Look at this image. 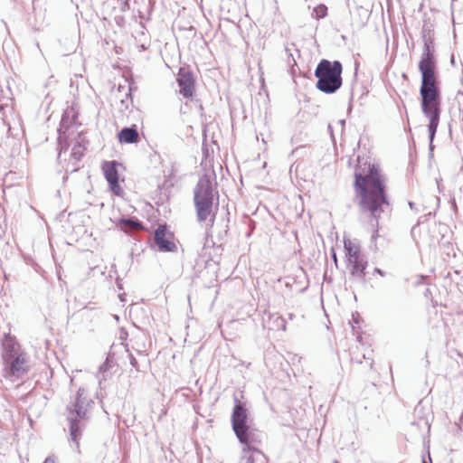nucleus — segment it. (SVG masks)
I'll list each match as a JSON object with an SVG mask.
<instances>
[{
    "mask_svg": "<svg viewBox=\"0 0 463 463\" xmlns=\"http://www.w3.org/2000/svg\"><path fill=\"white\" fill-rule=\"evenodd\" d=\"M354 202L362 213L369 214V223L373 229L372 241H375L379 229V219L384 206L390 205L386 179L378 165L369 164L358 167L354 173Z\"/></svg>",
    "mask_w": 463,
    "mask_h": 463,
    "instance_id": "nucleus-1",
    "label": "nucleus"
},
{
    "mask_svg": "<svg viewBox=\"0 0 463 463\" xmlns=\"http://www.w3.org/2000/svg\"><path fill=\"white\" fill-rule=\"evenodd\" d=\"M215 173H205L199 177L194 188V205L198 222H207V227L214 225L219 207V194L214 188Z\"/></svg>",
    "mask_w": 463,
    "mask_h": 463,
    "instance_id": "nucleus-2",
    "label": "nucleus"
},
{
    "mask_svg": "<svg viewBox=\"0 0 463 463\" xmlns=\"http://www.w3.org/2000/svg\"><path fill=\"white\" fill-rule=\"evenodd\" d=\"M93 401L88 398L85 388L80 387L65 408L64 414L69 423L70 439L75 445L78 453H80V440L89 421V409Z\"/></svg>",
    "mask_w": 463,
    "mask_h": 463,
    "instance_id": "nucleus-3",
    "label": "nucleus"
},
{
    "mask_svg": "<svg viewBox=\"0 0 463 463\" xmlns=\"http://www.w3.org/2000/svg\"><path fill=\"white\" fill-rule=\"evenodd\" d=\"M420 108L423 114L441 112V90L437 63H418Z\"/></svg>",
    "mask_w": 463,
    "mask_h": 463,
    "instance_id": "nucleus-4",
    "label": "nucleus"
},
{
    "mask_svg": "<svg viewBox=\"0 0 463 463\" xmlns=\"http://www.w3.org/2000/svg\"><path fill=\"white\" fill-rule=\"evenodd\" d=\"M343 65L338 60L321 59L314 75L317 78L316 88L325 94L335 93L343 85Z\"/></svg>",
    "mask_w": 463,
    "mask_h": 463,
    "instance_id": "nucleus-5",
    "label": "nucleus"
},
{
    "mask_svg": "<svg viewBox=\"0 0 463 463\" xmlns=\"http://www.w3.org/2000/svg\"><path fill=\"white\" fill-rule=\"evenodd\" d=\"M344 250L349 279L365 285L367 257L362 252L360 245L350 240L344 241Z\"/></svg>",
    "mask_w": 463,
    "mask_h": 463,
    "instance_id": "nucleus-6",
    "label": "nucleus"
},
{
    "mask_svg": "<svg viewBox=\"0 0 463 463\" xmlns=\"http://www.w3.org/2000/svg\"><path fill=\"white\" fill-rule=\"evenodd\" d=\"M2 358L5 371L9 377H22L28 371L25 354L20 351L19 344L9 338L2 345Z\"/></svg>",
    "mask_w": 463,
    "mask_h": 463,
    "instance_id": "nucleus-7",
    "label": "nucleus"
},
{
    "mask_svg": "<svg viewBox=\"0 0 463 463\" xmlns=\"http://www.w3.org/2000/svg\"><path fill=\"white\" fill-rule=\"evenodd\" d=\"M239 443L241 445V453L251 452L253 449H260V446L266 438L265 432L256 428L252 423L233 431Z\"/></svg>",
    "mask_w": 463,
    "mask_h": 463,
    "instance_id": "nucleus-8",
    "label": "nucleus"
},
{
    "mask_svg": "<svg viewBox=\"0 0 463 463\" xmlns=\"http://www.w3.org/2000/svg\"><path fill=\"white\" fill-rule=\"evenodd\" d=\"M151 249L158 252L177 251L176 240L166 223H159L154 232V241L150 243Z\"/></svg>",
    "mask_w": 463,
    "mask_h": 463,
    "instance_id": "nucleus-9",
    "label": "nucleus"
},
{
    "mask_svg": "<svg viewBox=\"0 0 463 463\" xmlns=\"http://www.w3.org/2000/svg\"><path fill=\"white\" fill-rule=\"evenodd\" d=\"M242 391H237L233 393L234 404L231 415V423L233 431L254 423L253 418L247 408L246 402L242 401Z\"/></svg>",
    "mask_w": 463,
    "mask_h": 463,
    "instance_id": "nucleus-10",
    "label": "nucleus"
},
{
    "mask_svg": "<svg viewBox=\"0 0 463 463\" xmlns=\"http://www.w3.org/2000/svg\"><path fill=\"white\" fill-rule=\"evenodd\" d=\"M176 83L179 88V94L184 99L193 100L196 86V80L194 72L190 70L180 68L176 78Z\"/></svg>",
    "mask_w": 463,
    "mask_h": 463,
    "instance_id": "nucleus-11",
    "label": "nucleus"
},
{
    "mask_svg": "<svg viewBox=\"0 0 463 463\" xmlns=\"http://www.w3.org/2000/svg\"><path fill=\"white\" fill-rule=\"evenodd\" d=\"M119 165L120 164L116 160L104 161L102 164L103 174L109 184V190L118 196L122 195L124 193L119 184Z\"/></svg>",
    "mask_w": 463,
    "mask_h": 463,
    "instance_id": "nucleus-12",
    "label": "nucleus"
},
{
    "mask_svg": "<svg viewBox=\"0 0 463 463\" xmlns=\"http://www.w3.org/2000/svg\"><path fill=\"white\" fill-rule=\"evenodd\" d=\"M117 364L114 357V353L109 352L107 354L105 361L99 367V384L101 385L103 381H106L109 377L115 373Z\"/></svg>",
    "mask_w": 463,
    "mask_h": 463,
    "instance_id": "nucleus-13",
    "label": "nucleus"
},
{
    "mask_svg": "<svg viewBox=\"0 0 463 463\" xmlns=\"http://www.w3.org/2000/svg\"><path fill=\"white\" fill-rule=\"evenodd\" d=\"M441 112H430L427 114H423L428 119V132H429V153L430 156H432L434 145L433 141L437 133V129L439 123Z\"/></svg>",
    "mask_w": 463,
    "mask_h": 463,
    "instance_id": "nucleus-14",
    "label": "nucleus"
},
{
    "mask_svg": "<svg viewBox=\"0 0 463 463\" xmlns=\"http://www.w3.org/2000/svg\"><path fill=\"white\" fill-rule=\"evenodd\" d=\"M120 144H137L140 141L137 125L122 128L117 134Z\"/></svg>",
    "mask_w": 463,
    "mask_h": 463,
    "instance_id": "nucleus-15",
    "label": "nucleus"
},
{
    "mask_svg": "<svg viewBox=\"0 0 463 463\" xmlns=\"http://www.w3.org/2000/svg\"><path fill=\"white\" fill-rule=\"evenodd\" d=\"M78 116V113L74 110L72 106L67 108L61 115L57 131L67 132L71 127L76 124Z\"/></svg>",
    "mask_w": 463,
    "mask_h": 463,
    "instance_id": "nucleus-16",
    "label": "nucleus"
},
{
    "mask_svg": "<svg viewBox=\"0 0 463 463\" xmlns=\"http://www.w3.org/2000/svg\"><path fill=\"white\" fill-rule=\"evenodd\" d=\"M239 463H269V458L261 449H253L251 452L241 453Z\"/></svg>",
    "mask_w": 463,
    "mask_h": 463,
    "instance_id": "nucleus-17",
    "label": "nucleus"
},
{
    "mask_svg": "<svg viewBox=\"0 0 463 463\" xmlns=\"http://www.w3.org/2000/svg\"><path fill=\"white\" fill-rule=\"evenodd\" d=\"M89 141L85 138L83 132H80L78 134V139L71 149V156L75 160V162H79L84 156L85 151L87 150V146Z\"/></svg>",
    "mask_w": 463,
    "mask_h": 463,
    "instance_id": "nucleus-18",
    "label": "nucleus"
},
{
    "mask_svg": "<svg viewBox=\"0 0 463 463\" xmlns=\"http://www.w3.org/2000/svg\"><path fill=\"white\" fill-rule=\"evenodd\" d=\"M435 43H423L422 53L419 63H437Z\"/></svg>",
    "mask_w": 463,
    "mask_h": 463,
    "instance_id": "nucleus-19",
    "label": "nucleus"
},
{
    "mask_svg": "<svg viewBox=\"0 0 463 463\" xmlns=\"http://www.w3.org/2000/svg\"><path fill=\"white\" fill-rule=\"evenodd\" d=\"M118 225L122 229L129 228L130 230H143L144 224L137 217L133 216H121L118 221Z\"/></svg>",
    "mask_w": 463,
    "mask_h": 463,
    "instance_id": "nucleus-20",
    "label": "nucleus"
},
{
    "mask_svg": "<svg viewBox=\"0 0 463 463\" xmlns=\"http://www.w3.org/2000/svg\"><path fill=\"white\" fill-rule=\"evenodd\" d=\"M58 137H57V160H60L61 156L63 152H66L69 149L70 144H69V137L67 135V132L62 131H57Z\"/></svg>",
    "mask_w": 463,
    "mask_h": 463,
    "instance_id": "nucleus-21",
    "label": "nucleus"
},
{
    "mask_svg": "<svg viewBox=\"0 0 463 463\" xmlns=\"http://www.w3.org/2000/svg\"><path fill=\"white\" fill-rule=\"evenodd\" d=\"M423 43H435V33L432 25L424 24L421 30Z\"/></svg>",
    "mask_w": 463,
    "mask_h": 463,
    "instance_id": "nucleus-22",
    "label": "nucleus"
},
{
    "mask_svg": "<svg viewBox=\"0 0 463 463\" xmlns=\"http://www.w3.org/2000/svg\"><path fill=\"white\" fill-rule=\"evenodd\" d=\"M327 15V6L324 4H319L313 8L312 16L316 20H320Z\"/></svg>",
    "mask_w": 463,
    "mask_h": 463,
    "instance_id": "nucleus-23",
    "label": "nucleus"
},
{
    "mask_svg": "<svg viewBox=\"0 0 463 463\" xmlns=\"http://www.w3.org/2000/svg\"><path fill=\"white\" fill-rule=\"evenodd\" d=\"M271 318L274 319L273 324L277 329H281L283 331L286 330L287 321H286L285 317H283L282 316H279V314H276V315L272 316Z\"/></svg>",
    "mask_w": 463,
    "mask_h": 463,
    "instance_id": "nucleus-24",
    "label": "nucleus"
},
{
    "mask_svg": "<svg viewBox=\"0 0 463 463\" xmlns=\"http://www.w3.org/2000/svg\"><path fill=\"white\" fill-rule=\"evenodd\" d=\"M128 359H129V363L131 364L132 367H134L137 372H140V368H139V364H138V361L137 359L134 356L133 354L131 353H128Z\"/></svg>",
    "mask_w": 463,
    "mask_h": 463,
    "instance_id": "nucleus-25",
    "label": "nucleus"
},
{
    "mask_svg": "<svg viewBox=\"0 0 463 463\" xmlns=\"http://www.w3.org/2000/svg\"><path fill=\"white\" fill-rule=\"evenodd\" d=\"M120 9H121V11H122V12H126V11L130 10L129 0H124V1L121 3V7H120Z\"/></svg>",
    "mask_w": 463,
    "mask_h": 463,
    "instance_id": "nucleus-26",
    "label": "nucleus"
},
{
    "mask_svg": "<svg viewBox=\"0 0 463 463\" xmlns=\"http://www.w3.org/2000/svg\"><path fill=\"white\" fill-rule=\"evenodd\" d=\"M426 221H427V220H425V219H424V216H422V215H421V216H420V217H419V219H418V221H417V223H416V224L411 228V235L413 234V232H414L415 228H416L417 226L420 225L421 223H423V222H426Z\"/></svg>",
    "mask_w": 463,
    "mask_h": 463,
    "instance_id": "nucleus-27",
    "label": "nucleus"
},
{
    "mask_svg": "<svg viewBox=\"0 0 463 463\" xmlns=\"http://www.w3.org/2000/svg\"><path fill=\"white\" fill-rule=\"evenodd\" d=\"M43 463H57V457L55 455H49Z\"/></svg>",
    "mask_w": 463,
    "mask_h": 463,
    "instance_id": "nucleus-28",
    "label": "nucleus"
},
{
    "mask_svg": "<svg viewBox=\"0 0 463 463\" xmlns=\"http://www.w3.org/2000/svg\"><path fill=\"white\" fill-rule=\"evenodd\" d=\"M373 274H377L381 277H385L386 276V272L384 270H383L382 269L378 268V267H375L373 269Z\"/></svg>",
    "mask_w": 463,
    "mask_h": 463,
    "instance_id": "nucleus-29",
    "label": "nucleus"
},
{
    "mask_svg": "<svg viewBox=\"0 0 463 463\" xmlns=\"http://www.w3.org/2000/svg\"><path fill=\"white\" fill-rule=\"evenodd\" d=\"M408 205L411 208V210L414 211L415 213H419L421 211L419 207L416 206L415 203H413L412 201H409Z\"/></svg>",
    "mask_w": 463,
    "mask_h": 463,
    "instance_id": "nucleus-30",
    "label": "nucleus"
},
{
    "mask_svg": "<svg viewBox=\"0 0 463 463\" xmlns=\"http://www.w3.org/2000/svg\"><path fill=\"white\" fill-rule=\"evenodd\" d=\"M227 222H229V220H227ZM229 225L226 223L223 232H220L218 235L219 239H223V237L227 235Z\"/></svg>",
    "mask_w": 463,
    "mask_h": 463,
    "instance_id": "nucleus-31",
    "label": "nucleus"
},
{
    "mask_svg": "<svg viewBox=\"0 0 463 463\" xmlns=\"http://www.w3.org/2000/svg\"><path fill=\"white\" fill-rule=\"evenodd\" d=\"M427 277L424 275L418 276V280L416 282V285L423 284L426 282Z\"/></svg>",
    "mask_w": 463,
    "mask_h": 463,
    "instance_id": "nucleus-32",
    "label": "nucleus"
},
{
    "mask_svg": "<svg viewBox=\"0 0 463 463\" xmlns=\"http://www.w3.org/2000/svg\"><path fill=\"white\" fill-rule=\"evenodd\" d=\"M331 258L334 260V262L336 264L337 263V257H336V253H335V250L333 248L331 249Z\"/></svg>",
    "mask_w": 463,
    "mask_h": 463,
    "instance_id": "nucleus-33",
    "label": "nucleus"
},
{
    "mask_svg": "<svg viewBox=\"0 0 463 463\" xmlns=\"http://www.w3.org/2000/svg\"><path fill=\"white\" fill-rule=\"evenodd\" d=\"M127 337H128V332L124 328H121L120 339H127Z\"/></svg>",
    "mask_w": 463,
    "mask_h": 463,
    "instance_id": "nucleus-34",
    "label": "nucleus"
},
{
    "mask_svg": "<svg viewBox=\"0 0 463 463\" xmlns=\"http://www.w3.org/2000/svg\"><path fill=\"white\" fill-rule=\"evenodd\" d=\"M285 52L288 54V56H290V57L292 58V60H293V61H294V64H296V61H295V59H294V57H293V54H292V53H291V52H290V49H289V48H288V47H285Z\"/></svg>",
    "mask_w": 463,
    "mask_h": 463,
    "instance_id": "nucleus-35",
    "label": "nucleus"
},
{
    "mask_svg": "<svg viewBox=\"0 0 463 463\" xmlns=\"http://www.w3.org/2000/svg\"><path fill=\"white\" fill-rule=\"evenodd\" d=\"M337 123L341 126L342 129L345 128V119H339Z\"/></svg>",
    "mask_w": 463,
    "mask_h": 463,
    "instance_id": "nucleus-36",
    "label": "nucleus"
},
{
    "mask_svg": "<svg viewBox=\"0 0 463 463\" xmlns=\"http://www.w3.org/2000/svg\"><path fill=\"white\" fill-rule=\"evenodd\" d=\"M431 215H432L431 213H428L423 214L422 216H424V219L428 221L431 217Z\"/></svg>",
    "mask_w": 463,
    "mask_h": 463,
    "instance_id": "nucleus-37",
    "label": "nucleus"
},
{
    "mask_svg": "<svg viewBox=\"0 0 463 463\" xmlns=\"http://www.w3.org/2000/svg\"><path fill=\"white\" fill-rule=\"evenodd\" d=\"M429 295H431V292H430V288H426V289H425V292H424V296H425L426 298H428V297H429Z\"/></svg>",
    "mask_w": 463,
    "mask_h": 463,
    "instance_id": "nucleus-38",
    "label": "nucleus"
},
{
    "mask_svg": "<svg viewBox=\"0 0 463 463\" xmlns=\"http://www.w3.org/2000/svg\"><path fill=\"white\" fill-rule=\"evenodd\" d=\"M327 130L330 133V135L333 137V128H332V126L330 124H328V126H327Z\"/></svg>",
    "mask_w": 463,
    "mask_h": 463,
    "instance_id": "nucleus-39",
    "label": "nucleus"
},
{
    "mask_svg": "<svg viewBox=\"0 0 463 463\" xmlns=\"http://www.w3.org/2000/svg\"><path fill=\"white\" fill-rule=\"evenodd\" d=\"M117 286H118V289H123L122 285L118 279H117Z\"/></svg>",
    "mask_w": 463,
    "mask_h": 463,
    "instance_id": "nucleus-40",
    "label": "nucleus"
},
{
    "mask_svg": "<svg viewBox=\"0 0 463 463\" xmlns=\"http://www.w3.org/2000/svg\"><path fill=\"white\" fill-rule=\"evenodd\" d=\"M450 63L452 66H455V58H454V55L451 56L450 58Z\"/></svg>",
    "mask_w": 463,
    "mask_h": 463,
    "instance_id": "nucleus-41",
    "label": "nucleus"
},
{
    "mask_svg": "<svg viewBox=\"0 0 463 463\" xmlns=\"http://www.w3.org/2000/svg\"><path fill=\"white\" fill-rule=\"evenodd\" d=\"M288 319L292 320L295 317V315L292 313H288Z\"/></svg>",
    "mask_w": 463,
    "mask_h": 463,
    "instance_id": "nucleus-42",
    "label": "nucleus"
},
{
    "mask_svg": "<svg viewBox=\"0 0 463 463\" xmlns=\"http://www.w3.org/2000/svg\"><path fill=\"white\" fill-rule=\"evenodd\" d=\"M301 149H304V146H298V147H297L295 150H293V152H292V153L298 152V151H299V150H301Z\"/></svg>",
    "mask_w": 463,
    "mask_h": 463,
    "instance_id": "nucleus-43",
    "label": "nucleus"
},
{
    "mask_svg": "<svg viewBox=\"0 0 463 463\" xmlns=\"http://www.w3.org/2000/svg\"><path fill=\"white\" fill-rule=\"evenodd\" d=\"M198 109L201 113L203 111V107L201 103L199 104Z\"/></svg>",
    "mask_w": 463,
    "mask_h": 463,
    "instance_id": "nucleus-44",
    "label": "nucleus"
},
{
    "mask_svg": "<svg viewBox=\"0 0 463 463\" xmlns=\"http://www.w3.org/2000/svg\"><path fill=\"white\" fill-rule=\"evenodd\" d=\"M138 354L143 356L144 358L146 357V354H144V352L138 351Z\"/></svg>",
    "mask_w": 463,
    "mask_h": 463,
    "instance_id": "nucleus-45",
    "label": "nucleus"
},
{
    "mask_svg": "<svg viewBox=\"0 0 463 463\" xmlns=\"http://www.w3.org/2000/svg\"><path fill=\"white\" fill-rule=\"evenodd\" d=\"M78 170V167L74 166L72 169H71V172H75Z\"/></svg>",
    "mask_w": 463,
    "mask_h": 463,
    "instance_id": "nucleus-46",
    "label": "nucleus"
},
{
    "mask_svg": "<svg viewBox=\"0 0 463 463\" xmlns=\"http://www.w3.org/2000/svg\"><path fill=\"white\" fill-rule=\"evenodd\" d=\"M422 463H426V459L422 458Z\"/></svg>",
    "mask_w": 463,
    "mask_h": 463,
    "instance_id": "nucleus-47",
    "label": "nucleus"
},
{
    "mask_svg": "<svg viewBox=\"0 0 463 463\" xmlns=\"http://www.w3.org/2000/svg\"><path fill=\"white\" fill-rule=\"evenodd\" d=\"M4 105L3 104H0V109H3Z\"/></svg>",
    "mask_w": 463,
    "mask_h": 463,
    "instance_id": "nucleus-48",
    "label": "nucleus"
}]
</instances>
